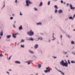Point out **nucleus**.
<instances>
[{
    "label": "nucleus",
    "mask_w": 75,
    "mask_h": 75,
    "mask_svg": "<svg viewBox=\"0 0 75 75\" xmlns=\"http://www.w3.org/2000/svg\"><path fill=\"white\" fill-rule=\"evenodd\" d=\"M68 5H69V4H67V6H68Z\"/></svg>",
    "instance_id": "45"
},
{
    "label": "nucleus",
    "mask_w": 75,
    "mask_h": 75,
    "mask_svg": "<svg viewBox=\"0 0 75 75\" xmlns=\"http://www.w3.org/2000/svg\"><path fill=\"white\" fill-rule=\"evenodd\" d=\"M56 1H57V0H56Z\"/></svg>",
    "instance_id": "62"
},
{
    "label": "nucleus",
    "mask_w": 75,
    "mask_h": 75,
    "mask_svg": "<svg viewBox=\"0 0 75 75\" xmlns=\"http://www.w3.org/2000/svg\"><path fill=\"white\" fill-rule=\"evenodd\" d=\"M30 64V62L28 63V65H29V64Z\"/></svg>",
    "instance_id": "47"
},
{
    "label": "nucleus",
    "mask_w": 75,
    "mask_h": 75,
    "mask_svg": "<svg viewBox=\"0 0 75 75\" xmlns=\"http://www.w3.org/2000/svg\"><path fill=\"white\" fill-rule=\"evenodd\" d=\"M47 70H45L44 71V72L45 73H47V72H50V69H49V68H46Z\"/></svg>",
    "instance_id": "4"
},
{
    "label": "nucleus",
    "mask_w": 75,
    "mask_h": 75,
    "mask_svg": "<svg viewBox=\"0 0 75 75\" xmlns=\"http://www.w3.org/2000/svg\"><path fill=\"white\" fill-rule=\"evenodd\" d=\"M50 40H49V42H50Z\"/></svg>",
    "instance_id": "51"
},
{
    "label": "nucleus",
    "mask_w": 75,
    "mask_h": 75,
    "mask_svg": "<svg viewBox=\"0 0 75 75\" xmlns=\"http://www.w3.org/2000/svg\"><path fill=\"white\" fill-rule=\"evenodd\" d=\"M54 40H55V38H54L53 39H52V41H54Z\"/></svg>",
    "instance_id": "34"
},
{
    "label": "nucleus",
    "mask_w": 75,
    "mask_h": 75,
    "mask_svg": "<svg viewBox=\"0 0 75 75\" xmlns=\"http://www.w3.org/2000/svg\"><path fill=\"white\" fill-rule=\"evenodd\" d=\"M19 30H23V28H22V26L21 25L20 27H19Z\"/></svg>",
    "instance_id": "9"
},
{
    "label": "nucleus",
    "mask_w": 75,
    "mask_h": 75,
    "mask_svg": "<svg viewBox=\"0 0 75 75\" xmlns=\"http://www.w3.org/2000/svg\"><path fill=\"white\" fill-rule=\"evenodd\" d=\"M68 63L69 64H70V61L69 60H68Z\"/></svg>",
    "instance_id": "24"
},
{
    "label": "nucleus",
    "mask_w": 75,
    "mask_h": 75,
    "mask_svg": "<svg viewBox=\"0 0 75 75\" xmlns=\"http://www.w3.org/2000/svg\"><path fill=\"white\" fill-rule=\"evenodd\" d=\"M33 62V61H29V62Z\"/></svg>",
    "instance_id": "48"
},
{
    "label": "nucleus",
    "mask_w": 75,
    "mask_h": 75,
    "mask_svg": "<svg viewBox=\"0 0 75 75\" xmlns=\"http://www.w3.org/2000/svg\"><path fill=\"white\" fill-rule=\"evenodd\" d=\"M24 40L23 39H22L21 40V42H24Z\"/></svg>",
    "instance_id": "28"
},
{
    "label": "nucleus",
    "mask_w": 75,
    "mask_h": 75,
    "mask_svg": "<svg viewBox=\"0 0 75 75\" xmlns=\"http://www.w3.org/2000/svg\"><path fill=\"white\" fill-rule=\"evenodd\" d=\"M56 69L59 72H61V74H62L63 75H64V73H63L62 71L58 70L57 68V67H55Z\"/></svg>",
    "instance_id": "5"
},
{
    "label": "nucleus",
    "mask_w": 75,
    "mask_h": 75,
    "mask_svg": "<svg viewBox=\"0 0 75 75\" xmlns=\"http://www.w3.org/2000/svg\"><path fill=\"white\" fill-rule=\"evenodd\" d=\"M36 24L37 25H41V23L40 22L37 23Z\"/></svg>",
    "instance_id": "15"
},
{
    "label": "nucleus",
    "mask_w": 75,
    "mask_h": 75,
    "mask_svg": "<svg viewBox=\"0 0 75 75\" xmlns=\"http://www.w3.org/2000/svg\"><path fill=\"white\" fill-rule=\"evenodd\" d=\"M75 17V14H74L73 16V18H74Z\"/></svg>",
    "instance_id": "37"
},
{
    "label": "nucleus",
    "mask_w": 75,
    "mask_h": 75,
    "mask_svg": "<svg viewBox=\"0 0 75 75\" xmlns=\"http://www.w3.org/2000/svg\"><path fill=\"white\" fill-rule=\"evenodd\" d=\"M34 10H35L36 11H37V8H34Z\"/></svg>",
    "instance_id": "27"
},
{
    "label": "nucleus",
    "mask_w": 75,
    "mask_h": 75,
    "mask_svg": "<svg viewBox=\"0 0 75 75\" xmlns=\"http://www.w3.org/2000/svg\"><path fill=\"white\" fill-rule=\"evenodd\" d=\"M73 31H75V29L73 30Z\"/></svg>",
    "instance_id": "52"
},
{
    "label": "nucleus",
    "mask_w": 75,
    "mask_h": 75,
    "mask_svg": "<svg viewBox=\"0 0 75 75\" xmlns=\"http://www.w3.org/2000/svg\"><path fill=\"white\" fill-rule=\"evenodd\" d=\"M57 12V9H56L55 10V13H56Z\"/></svg>",
    "instance_id": "25"
},
{
    "label": "nucleus",
    "mask_w": 75,
    "mask_h": 75,
    "mask_svg": "<svg viewBox=\"0 0 75 75\" xmlns=\"http://www.w3.org/2000/svg\"><path fill=\"white\" fill-rule=\"evenodd\" d=\"M70 7L71 8V10H72L73 9H75V7H73L72 6V5L71 4H70Z\"/></svg>",
    "instance_id": "6"
},
{
    "label": "nucleus",
    "mask_w": 75,
    "mask_h": 75,
    "mask_svg": "<svg viewBox=\"0 0 75 75\" xmlns=\"http://www.w3.org/2000/svg\"><path fill=\"white\" fill-rule=\"evenodd\" d=\"M13 26L14 27V28H16V27H15V26L14 25H13Z\"/></svg>",
    "instance_id": "42"
},
{
    "label": "nucleus",
    "mask_w": 75,
    "mask_h": 75,
    "mask_svg": "<svg viewBox=\"0 0 75 75\" xmlns=\"http://www.w3.org/2000/svg\"><path fill=\"white\" fill-rule=\"evenodd\" d=\"M53 35H54V33L53 34Z\"/></svg>",
    "instance_id": "59"
},
{
    "label": "nucleus",
    "mask_w": 75,
    "mask_h": 75,
    "mask_svg": "<svg viewBox=\"0 0 75 75\" xmlns=\"http://www.w3.org/2000/svg\"><path fill=\"white\" fill-rule=\"evenodd\" d=\"M10 37H11V35H9L7 36V38H9Z\"/></svg>",
    "instance_id": "18"
},
{
    "label": "nucleus",
    "mask_w": 75,
    "mask_h": 75,
    "mask_svg": "<svg viewBox=\"0 0 75 75\" xmlns=\"http://www.w3.org/2000/svg\"><path fill=\"white\" fill-rule=\"evenodd\" d=\"M4 7H5V4L4 5L3 7V8Z\"/></svg>",
    "instance_id": "41"
},
{
    "label": "nucleus",
    "mask_w": 75,
    "mask_h": 75,
    "mask_svg": "<svg viewBox=\"0 0 75 75\" xmlns=\"http://www.w3.org/2000/svg\"><path fill=\"white\" fill-rule=\"evenodd\" d=\"M29 40H31V41H33V38H32L31 39H29Z\"/></svg>",
    "instance_id": "19"
},
{
    "label": "nucleus",
    "mask_w": 75,
    "mask_h": 75,
    "mask_svg": "<svg viewBox=\"0 0 75 75\" xmlns=\"http://www.w3.org/2000/svg\"><path fill=\"white\" fill-rule=\"evenodd\" d=\"M1 39V37L0 36V39Z\"/></svg>",
    "instance_id": "56"
},
{
    "label": "nucleus",
    "mask_w": 75,
    "mask_h": 75,
    "mask_svg": "<svg viewBox=\"0 0 75 75\" xmlns=\"http://www.w3.org/2000/svg\"><path fill=\"white\" fill-rule=\"evenodd\" d=\"M64 4H65V2L64 3Z\"/></svg>",
    "instance_id": "49"
},
{
    "label": "nucleus",
    "mask_w": 75,
    "mask_h": 75,
    "mask_svg": "<svg viewBox=\"0 0 75 75\" xmlns=\"http://www.w3.org/2000/svg\"><path fill=\"white\" fill-rule=\"evenodd\" d=\"M10 19L11 20H12V19H13V18L12 17H10Z\"/></svg>",
    "instance_id": "31"
},
{
    "label": "nucleus",
    "mask_w": 75,
    "mask_h": 75,
    "mask_svg": "<svg viewBox=\"0 0 75 75\" xmlns=\"http://www.w3.org/2000/svg\"><path fill=\"white\" fill-rule=\"evenodd\" d=\"M38 44H36L34 46V48L35 49L38 48Z\"/></svg>",
    "instance_id": "7"
},
{
    "label": "nucleus",
    "mask_w": 75,
    "mask_h": 75,
    "mask_svg": "<svg viewBox=\"0 0 75 75\" xmlns=\"http://www.w3.org/2000/svg\"><path fill=\"white\" fill-rule=\"evenodd\" d=\"M68 57V56H67V57Z\"/></svg>",
    "instance_id": "61"
},
{
    "label": "nucleus",
    "mask_w": 75,
    "mask_h": 75,
    "mask_svg": "<svg viewBox=\"0 0 75 75\" xmlns=\"http://www.w3.org/2000/svg\"><path fill=\"white\" fill-rule=\"evenodd\" d=\"M26 62L27 63L28 62Z\"/></svg>",
    "instance_id": "57"
},
{
    "label": "nucleus",
    "mask_w": 75,
    "mask_h": 75,
    "mask_svg": "<svg viewBox=\"0 0 75 75\" xmlns=\"http://www.w3.org/2000/svg\"><path fill=\"white\" fill-rule=\"evenodd\" d=\"M17 0H16L15 2L17 3Z\"/></svg>",
    "instance_id": "36"
},
{
    "label": "nucleus",
    "mask_w": 75,
    "mask_h": 75,
    "mask_svg": "<svg viewBox=\"0 0 75 75\" xmlns=\"http://www.w3.org/2000/svg\"><path fill=\"white\" fill-rule=\"evenodd\" d=\"M14 23H16V21H14Z\"/></svg>",
    "instance_id": "55"
},
{
    "label": "nucleus",
    "mask_w": 75,
    "mask_h": 75,
    "mask_svg": "<svg viewBox=\"0 0 75 75\" xmlns=\"http://www.w3.org/2000/svg\"><path fill=\"white\" fill-rule=\"evenodd\" d=\"M29 52L31 53V54H34V52L33 51L29 50Z\"/></svg>",
    "instance_id": "17"
},
{
    "label": "nucleus",
    "mask_w": 75,
    "mask_h": 75,
    "mask_svg": "<svg viewBox=\"0 0 75 75\" xmlns=\"http://www.w3.org/2000/svg\"><path fill=\"white\" fill-rule=\"evenodd\" d=\"M42 40V38L40 37L39 38H38L36 39V41H38V40Z\"/></svg>",
    "instance_id": "8"
},
{
    "label": "nucleus",
    "mask_w": 75,
    "mask_h": 75,
    "mask_svg": "<svg viewBox=\"0 0 75 75\" xmlns=\"http://www.w3.org/2000/svg\"><path fill=\"white\" fill-rule=\"evenodd\" d=\"M71 63H74V62L72 61L71 62Z\"/></svg>",
    "instance_id": "35"
},
{
    "label": "nucleus",
    "mask_w": 75,
    "mask_h": 75,
    "mask_svg": "<svg viewBox=\"0 0 75 75\" xmlns=\"http://www.w3.org/2000/svg\"><path fill=\"white\" fill-rule=\"evenodd\" d=\"M62 35H61V36H60V38H62Z\"/></svg>",
    "instance_id": "38"
},
{
    "label": "nucleus",
    "mask_w": 75,
    "mask_h": 75,
    "mask_svg": "<svg viewBox=\"0 0 75 75\" xmlns=\"http://www.w3.org/2000/svg\"><path fill=\"white\" fill-rule=\"evenodd\" d=\"M15 62L16 64H21V62L18 61H16Z\"/></svg>",
    "instance_id": "11"
},
{
    "label": "nucleus",
    "mask_w": 75,
    "mask_h": 75,
    "mask_svg": "<svg viewBox=\"0 0 75 75\" xmlns=\"http://www.w3.org/2000/svg\"><path fill=\"white\" fill-rule=\"evenodd\" d=\"M65 61L66 63L64 62V60L62 61L60 63V65H62V66L67 67H68V63H67V61L65 60Z\"/></svg>",
    "instance_id": "1"
},
{
    "label": "nucleus",
    "mask_w": 75,
    "mask_h": 75,
    "mask_svg": "<svg viewBox=\"0 0 75 75\" xmlns=\"http://www.w3.org/2000/svg\"><path fill=\"white\" fill-rule=\"evenodd\" d=\"M20 15L21 16H22V15H23V14L21 13V12H20Z\"/></svg>",
    "instance_id": "29"
},
{
    "label": "nucleus",
    "mask_w": 75,
    "mask_h": 75,
    "mask_svg": "<svg viewBox=\"0 0 75 75\" xmlns=\"http://www.w3.org/2000/svg\"><path fill=\"white\" fill-rule=\"evenodd\" d=\"M36 75H38V74H36Z\"/></svg>",
    "instance_id": "58"
},
{
    "label": "nucleus",
    "mask_w": 75,
    "mask_h": 75,
    "mask_svg": "<svg viewBox=\"0 0 75 75\" xmlns=\"http://www.w3.org/2000/svg\"><path fill=\"white\" fill-rule=\"evenodd\" d=\"M6 72L8 74H9V72H8V71H7Z\"/></svg>",
    "instance_id": "43"
},
{
    "label": "nucleus",
    "mask_w": 75,
    "mask_h": 75,
    "mask_svg": "<svg viewBox=\"0 0 75 75\" xmlns=\"http://www.w3.org/2000/svg\"><path fill=\"white\" fill-rule=\"evenodd\" d=\"M57 58V57H54V58Z\"/></svg>",
    "instance_id": "46"
},
{
    "label": "nucleus",
    "mask_w": 75,
    "mask_h": 75,
    "mask_svg": "<svg viewBox=\"0 0 75 75\" xmlns=\"http://www.w3.org/2000/svg\"><path fill=\"white\" fill-rule=\"evenodd\" d=\"M61 3H63V1H62V0H61Z\"/></svg>",
    "instance_id": "30"
},
{
    "label": "nucleus",
    "mask_w": 75,
    "mask_h": 75,
    "mask_svg": "<svg viewBox=\"0 0 75 75\" xmlns=\"http://www.w3.org/2000/svg\"><path fill=\"white\" fill-rule=\"evenodd\" d=\"M11 70V69H10L9 70V71H10Z\"/></svg>",
    "instance_id": "44"
},
{
    "label": "nucleus",
    "mask_w": 75,
    "mask_h": 75,
    "mask_svg": "<svg viewBox=\"0 0 75 75\" xmlns=\"http://www.w3.org/2000/svg\"><path fill=\"white\" fill-rule=\"evenodd\" d=\"M54 7L55 8H58L57 7V5H55L54 6Z\"/></svg>",
    "instance_id": "22"
},
{
    "label": "nucleus",
    "mask_w": 75,
    "mask_h": 75,
    "mask_svg": "<svg viewBox=\"0 0 75 75\" xmlns=\"http://www.w3.org/2000/svg\"><path fill=\"white\" fill-rule=\"evenodd\" d=\"M10 57H11V56Z\"/></svg>",
    "instance_id": "60"
},
{
    "label": "nucleus",
    "mask_w": 75,
    "mask_h": 75,
    "mask_svg": "<svg viewBox=\"0 0 75 75\" xmlns=\"http://www.w3.org/2000/svg\"><path fill=\"white\" fill-rule=\"evenodd\" d=\"M0 57H3V55H2V54H0Z\"/></svg>",
    "instance_id": "32"
},
{
    "label": "nucleus",
    "mask_w": 75,
    "mask_h": 75,
    "mask_svg": "<svg viewBox=\"0 0 75 75\" xmlns=\"http://www.w3.org/2000/svg\"><path fill=\"white\" fill-rule=\"evenodd\" d=\"M27 34L30 36H32L34 35V32L31 30L30 31L28 32Z\"/></svg>",
    "instance_id": "2"
},
{
    "label": "nucleus",
    "mask_w": 75,
    "mask_h": 75,
    "mask_svg": "<svg viewBox=\"0 0 75 75\" xmlns=\"http://www.w3.org/2000/svg\"><path fill=\"white\" fill-rule=\"evenodd\" d=\"M14 15H15L14 14H12L13 16H14Z\"/></svg>",
    "instance_id": "39"
},
{
    "label": "nucleus",
    "mask_w": 75,
    "mask_h": 75,
    "mask_svg": "<svg viewBox=\"0 0 75 75\" xmlns=\"http://www.w3.org/2000/svg\"><path fill=\"white\" fill-rule=\"evenodd\" d=\"M52 37H53V38H54V36H53Z\"/></svg>",
    "instance_id": "54"
},
{
    "label": "nucleus",
    "mask_w": 75,
    "mask_h": 75,
    "mask_svg": "<svg viewBox=\"0 0 75 75\" xmlns=\"http://www.w3.org/2000/svg\"><path fill=\"white\" fill-rule=\"evenodd\" d=\"M42 4L43 3H42V2H41L40 5H39V6H40V7H41V6H42Z\"/></svg>",
    "instance_id": "12"
},
{
    "label": "nucleus",
    "mask_w": 75,
    "mask_h": 75,
    "mask_svg": "<svg viewBox=\"0 0 75 75\" xmlns=\"http://www.w3.org/2000/svg\"><path fill=\"white\" fill-rule=\"evenodd\" d=\"M47 4H48V5H50V1H49L48 2Z\"/></svg>",
    "instance_id": "23"
},
{
    "label": "nucleus",
    "mask_w": 75,
    "mask_h": 75,
    "mask_svg": "<svg viewBox=\"0 0 75 75\" xmlns=\"http://www.w3.org/2000/svg\"><path fill=\"white\" fill-rule=\"evenodd\" d=\"M69 19H73V18L71 17H70L69 18Z\"/></svg>",
    "instance_id": "26"
},
{
    "label": "nucleus",
    "mask_w": 75,
    "mask_h": 75,
    "mask_svg": "<svg viewBox=\"0 0 75 75\" xmlns=\"http://www.w3.org/2000/svg\"><path fill=\"white\" fill-rule=\"evenodd\" d=\"M41 64H38V68H41Z\"/></svg>",
    "instance_id": "16"
},
{
    "label": "nucleus",
    "mask_w": 75,
    "mask_h": 75,
    "mask_svg": "<svg viewBox=\"0 0 75 75\" xmlns=\"http://www.w3.org/2000/svg\"><path fill=\"white\" fill-rule=\"evenodd\" d=\"M13 38H16V36L14 35V34H13Z\"/></svg>",
    "instance_id": "21"
},
{
    "label": "nucleus",
    "mask_w": 75,
    "mask_h": 75,
    "mask_svg": "<svg viewBox=\"0 0 75 75\" xmlns=\"http://www.w3.org/2000/svg\"><path fill=\"white\" fill-rule=\"evenodd\" d=\"M68 37L69 38V36H68Z\"/></svg>",
    "instance_id": "53"
},
{
    "label": "nucleus",
    "mask_w": 75,
    "mask_h": 75,
    "mask_svg": "<svg viewBox=\"0 0 75 75\" xmlns=\"http://www.w3.org/2000/svg\"><path fill=\"white\" fill-rule=\"evenodd\" d=\"M10 58H11V57H9L8 59H10Z\"/></svg>",
    "instance_id": "40"
},
{
    "label": "nucleus",
    "mask_w": 75,
    "mask_h": 75,
    "mask_svg": "<svg viewBox=\"0 0 75 75\" xmlns=\"http://www.w3.org/2000/svg\"><path fill=\"white\" fill-rule=\"evenodd\" d=\"M21 47H22V48H24V45H21Z\"/></svg>",
    "instance_id": "20"
},
{
    "label": "nucleus",
    "mask_w": 75,
    "mask_h": 75,
    "mask_svg": "<svg viewBox=\"0 0 75 75\" xmlns=\"http://www.w3.org/2000/svg\"><path fill=\"white\" fill-rule=\"evenodd\" d=\"M67 52H65V54H67Z\"/></svg>",
    "instance_id": "50"
},
{
    "label": "nucleus",
    "mask_w": 75,
    "mask_h": 75,
    "mask_svg": "<svg viewBox=\"0 0 75 75\" xmlns=\"http://www.w3.org/2000/svg\"><path fill=\"white\" fill-rule=\"evenodd\" d=\"M17 34H18V33H17L15 34V35H17Z\"/></svg>",
    "instance_id": "33"
},
{
    "label": "nucleus",
    "mask_w": 75,
    "mask_h": 75,
    "mask_svg": "<svg viewBox=\"0 0 75 75\" xmlns=\"http://www.w3.org/2000/svg\"><path fill=\"white\" fill-rule=\"evenodd\" d=\"M3 35V32H1V33H0V35L1 36H2Z\"/></svg>",
    "instance_id": "14"
},
{
    "label": "nucleus",
    "mask_w": 75,
    "mask_h": 75,
    "mask_svg": "<svg viewBox=\"0 0 75 75\" xmlns=\"http://www.w3.org/2000/svg\"><path fill=\"white\" fill-rule=\"evenodd\" d=\"M26 4L27 6H29V4H32V3L30 2V1L29 0H26Z\"/></svg>",
    "instance_id": "3"
},
{
    "label": "nucleus",
    "mask_w": 75,
    "mask_h": 75,
    "mask_svg": "<svg viewBox=\"0 0 75 75\" xmlns=\"http://www.w3.org/2000/svg\"><path fill=\"white\" fill-rule=\"evenodd\" d=\"M71 43L72 44H75V42L73 41H71Z\"/></svg>",
    "instance_id": "13"
},
{
    "label": "nucleus",
    "mask_w": 75,
    "mask_h": 75,
    "mask_svg": "<svg viewBox=\"0 0 75 75\" xmlns=\"http://www.w3.org/2000/svg\"><path fill=\"white\" fill-rule=\"evenodd\" d=\"M59 13H62L63 11H62V10L60 9L59 10Z\"/></svg>",
    "instance_id": "10"
}]
</instances>
